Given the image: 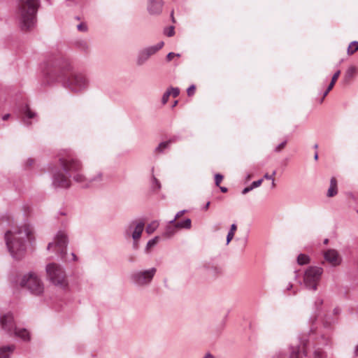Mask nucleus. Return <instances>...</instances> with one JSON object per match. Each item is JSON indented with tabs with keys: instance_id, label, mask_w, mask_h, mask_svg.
Instances as JSON below:
<instances>
[{
	"instance_id": "1a4fd4ad",
	"label": "nucleus",
	"mask_w": 358,
	"mask_h": 358,
	"mask_svg": "<svg viewBox=\"0 0 358 358\" xmlns=\"http://www.w3.org/2000/svg\"><path fill=\"white\" fill-rule=\"evenodd\" d=\"M68 245V238L66 234L63 231L57 232L55 240L49 243L48 250L52 249L55 251L61 259H64L66 255V247Z\"/></svg>"
},
{
	"instance_id": "b1692460",
	"label": "nucleus",
	"mask_w": 358,
	"mask_h": 358,
	"mask_svg": "<svg viewBox=\"0 0 358 358\" xmlns=\"http://www.w3.org/2000/svg\"><path fill=\"white\" fill-rule=\"evenodd\" d=\"M310 259L308 255L300 254L297 257V263L299 265H306L310 263Z\"/></svg>"
},
{
	"instance_id": "c85d7f7f",
	"label": "nucleus",
	"mask_w": 358,
	"mask_h": 358,
	"mask_svg": "<svg viewBox=\"0 0 358 358\" xmlns=\"http://www.w3.org/2000/svg\"><path fill=\"white\" fill-rule=\"evenodd\" d=\"M263 182V178H261L258 180H256V181H254L252 182L250 186H248V192L252 190L253 189L256 188V187H258L259 186L261 185V184Z\"/></svg>"
},
{
	"instance_id": "ddd939ff",
	"label": "nucleus",
	"mask_w": 358,
	"mask_h": 358,
	"mask_svg": "<svg viewBox=\"0 0 358 358\" xmlns=\"http://www.w3.org/2000/svg\"><path fill=\"white\" fill-rule=\"evenodd\" d=\"M0 326L10 336L13 335L15 328H17L13 316L10 313L0 316Z\"/></svg>"
},
{
	"instance_id": "20e7f679",
	"label": "nucleus",
	"mask_w": 358,
	"mask_h": 358,
	"mask_svg": "<svg viewBox=\"0 0 358 358\" xmlns=\"http://www.w3.org/2000/svg\"><path fill=\"white\" fill-rule=\"evenodd\" d=\"M39 5L40 0L17 1L15 17L21 30L28 31L36 27Z\"/></svg>"
},
{
	"instance_id": "393cba45",
	"label": "nucleus",
	"mask_w": 358,
	"mask_h": 358,
	"mask_svg": "<svg viewBox=\"0 0 358 358\" xmlns=\"http://www.w3.org/2000/svg\"><path fill=\"white\" fill-rule=\"evenodd\" d=\"M358 50V41H354L350 43L348 47L347 53L348 55H353Z\"/></svg>"
},
{
	"instance_id": "bb28decb",
	"label": "nucleus",
	"mask_w": 358,
	"mask_h": 358,
	"mask_svg": "<svg viewBox=\"0 0 358 358\" xmlns=\"http://www.w3.org/2000/svg\"><path fill=\"white\" fill-rule=\"evenodd\" d=\"M159 227V222L157 221H153L146 227V232L148 234H152Z\"/></svg>"
},
{
	"instance_id": "c756f323",
	"label": "nucleus",
	"mask_w": 358,
	"mask_h": 358,
	"mask_svg": "<svg viewBox=\"0 0 358 358\" xmlns=\"http://www.w3.org/2000/svg\"><path fill=\"white\" fill-rule=\"evenodd\" d=\"M287 143V140L285 139L282 142H281L280 143H279L278 145H276L274 148L273 151L275 152H280L285 148Z\"/></svg>"
},
{
	"instance_id": "dca6fc26",
	"label": "nucleus",
	"mask_w": 358,
	"mask_h": 358,
	"mask_svg": "<svg viewBox=\"0 0 358 358\" xmlns=\"http://www.w3.org/2000/svg\"><path fill=\"white\" fill-rule=\"evenodd\" d=\"M103 180V175L101 172H98L93 177L87 178L86 180L83 182H80L83 187H90L94 184H97Z\"/></svg>"
},
{
	"instance_id": "e2e57ef3",
	"label": "nucleus",
	"mask_w": 358,
	"mask_h": 358,
	"mask_svg": "<svg viewBox=\"0 0 358 358\" xmlns=\"http://www.w3.org/2000/svg\"><path fill=\"white\" fill-rule=\"evenodd\" d=\"M329 243V239L328 238H325L324 240V244H327Z\"/></svg>"
},
{
	"instance_id": "f3484780",
	"label": "nucleus",
	"mask_w": 358,
	"mask_h": 358,
	"mask_svg": "<svg viewBox=\"0 0 358 358\" xmlns=\"http://www.w3.org/2000/svg\"><path fill=\"white\" fill-rule=\"evenodd\" d=\"M163 2L162 1L150 0L148 7L150 14H159L162 10Z\"/></svg>"
},
{
	"instance_id": "09e8293b",
	"label": "nucleus",
	"mask_w": 358,
	"mask_h": 358,
	"mask_svg": "<svg viewBox=\"0 0 358 358\" xmlns=\"http://www.w3.org/2000/svg\"><path fill=\"white\" fill-rule=\"evenodd\" d=\"M275 357L277 358H285V355L280 352L276 353L273 357L275 358Z\"/></svg>"
},
{
	"instance_id": "a19ab883",
	"label": "nucleus",
	"mask_w": 358,
	"mask_h": 358,
	"mask_svg": "<svg viewBox=\"0 0 358 358\" xmlns=\"http://www.w3.org/2000/svg\"><path fill=\"white\" fill-rule=\"evenodd\" d=\"M174 33H175V32H174V27H170L169 28V29H168V30H166V31H165V34H166V36H173Z\"/></svg>"
},
{
	"instance_id": "de8ad7c7",
	"label": "nucleus",
	"mask_w": 358,
	"mask_h": 358,
	"mask_svg": "<svg viewBox=\"0 0 358 358\" xmlns=\"http://www.w3.org/2000/svg\"><path fill=\"white\" fill-rule=\"evenodd\" d=\"M236 228H237L236 224H232L231 225V228H230V230H229V232H233V234H234L235 231L236 230Z\"/></svg>"
},
{
	"instance_id": "cd10ccee",
	"label": "nucleus",
	"mask_w": 358,
	"mask_h": 358,
	"mask_svg": "<svg viewBox=\"0 0 358 358\" xmlns=\"http://www.w3.org/2000/svg\"><path fill=\"white\" fill-rule=\"evenodd\" d=\"M356 73V68L354 66H350L345 73V79L346 80H348L350 79H351L352 78H353V76H355Z\"/></svg>"
},
{
	"instance_id": "5701e85b",
	"label": "nucleus",
	"mask_w": 358,
	"mask_h": 358,
	"mask_svg": "<svg viewBox=\"0 0 358 358\" xmlns=\"http://www.w3.org/2000/svg\"><path fill=\"white\" fill-rule=\"evenodd\" d=\"M175 224L177 227L178 229H189L192 227V221L189 218H186L183 221L175 222Z\"/></svg>"
},
{
	"instance_id": "69168bd1",
	"label": "nucleus",
	"mask_w": 358,
	"mask_h": 358,
	"mask_svg": "<svg viewBox=\"0 0 358 358\" xmlns=\"http://www.w3.org/2000/svg\"><path fill=\"white\" fill-rule=\"evenodd\" d=\"M317 148H318V145H317V144H315V145H314V148H315V149H317Z\"/></svg>"
},
{
	"instance_id": "603ef678",
	"label": "nucleus",
	"mask_w": 358,
	"mask_h": 358,
	"mask_svg": "<svg viewBox=\"0 0 358 358\" xmlns=\"http://www.w3.org/2000/svg\"><path fill=\"white\" fill-rule=\"evenodd\" d=\"M10 116V115L9 113L5 114L4 115L2 116V120L3 121H6V120H8Z\"/></svg>"
},
{
	"instance_id": "4c0bfd02",
	"label": "nucleus",
	"mask_w": 358,
	"mask_h": 358,
	"mask_svg": "<svg viewBox=\"0 0 358 358\" xmlns=\"http://www.w3.org/2000/svg\"><path fill=\"white\" fill-rule=\"evenodd\" d=\"M194 92H195V86L194 85H192L191 86H189L187 90V93L188 94V96H192L194 94Z\"/></svg>"
},
{
	"instance_id": "774afa93",
	"label": "nucleus",
	"mask_w": 358,
	"mask_h": 358,
	"mask_svg": "<svg viewBox=\"0 0 358 358\" xmlns=\"http://www.w3.org/2000/svg\"><path fill=\"white\" fill-rule=\"evenodd\" d=\"M357 213H358V210H357Z\"/></svg>"
},
{
	"instance_id": "680f3d73",
	"label": "nucleus",
	"mask_w": 358,
	"mask_h": 358,
	"mask_svg": "<svg viewBox=\"0 0 358 358\" xmlns=\"http://www.w3.org/2000/svg\"><path fill=\"white\" fill-rule=\"evenodd\" d=\"M27 162L29 163V165H31L32 163H33V160L32 159H28Z\"/></svg>"
},
{
	"instance_id": "7ed1b4c3",
	"label": "nucleus",
	"mask_w": 358,
	"mask_h": 358,
	"mask_svg": "<svg viewBox=\"0 0 358 358\" xmlns=\"http://www.w3.org/2000/svg\"><path fill=\"white\" fill-rule=\"evenodd\" d=\"M59 162L66 176L59 171L53 174L52 185L55 188L69 187L71 177H73V180L78 183L86 180V177L81 173L83 169L81 162L71 151L64 150L59 153Z\"/></svg>"
},
{
	"instance_id": "c9c22d12",
	"label": "nucleus",
	"mask_w": 358,
	"mask_h": 358,
	"mask_svg": "<svg viewBox=\"0 0 358 358\" xmlns=\"http://www.w3.org/2000/svg\"><path fill=\"white\" fill-rule=\"evenodd\" d=\"M223 179V176L220 174V173H217L215 174V185L216 186H219L220 182H222Z\"/></svg>"
},
{
	"instance_id": "6e6d98bb",
	"label": "nucleus",
	"mask_w": 358,
	"mask_h": 358,
	"mask_svg": "<svg viewBox=\"0 0 358 358\" xmlns=\"http://www.w3.org/2000/svg\"><path fill=\"white\" fill-rule=\"evenodd\" d=\"M292 287H293L292 283L289 282V284H288V285H287V290H289V289H291L292 288Z\"/></svg>"
},
{
	"instance_id": "5fc2aeb1",
	"label": "nucleus",
	"mask_w": 358,
	"mask_h": 358,
	"mask_svg": "<svg viewBox=\"0 0 358 358\" xmlns=\"http://www.w3.org/2000/svg\"><path fill=\"white\" fill-rule=\"evenodd\" d=\"M220 188L221 192H224V193L227 192L228 190L227 188L225 187H220Z\"/></svg>"
},
{
	"instance_id": "9b49d317",
	"label": "nucleus",
	"mask_w": 358,
	"mask_h": 358,
	"mask_svg": "<svg viewBox=\"0 0 358 358\" xmlns=\"http://www.w3.org/2000/svg\"><path fill=\"white\" fill-rule=\"evenodd\" d=\"M144 226L143 222L134 220L128 224L125 229L124 236L127 238L131 237L133 238V246L135 249L138 248V241L141 236Z\"/></svg>"
},
{
	"instance_id": "3c124183",
	"label": "nucleus",
	"mask_w": 358,
	"mask_h": 358,
	"mask_svg": "<svg viewBox=\"0 0 358 358\" xmlns=\"http://www.w3.org/2000/svg\"><path fill=\"white\" fill-rule=\"evenodd\" d=\"M202 358H215V357L210 352H207Z\"/></svg>"
},
{
	"instance_id": "49530a36",
	"label": "nucleus",
	"mask_w": 358,
	"mask_h": 358,
	"mask_svg": "<svg viewBox=\"0 0 358 358\" xmlns=\"http://www.w3.org/2000/svg\"><path fill=\"white\" fill-rule=\"evenodd\" d=\"M331 187H337V181L336 179L334 177H332L330 180V185Z\"/></svg>"
},
{
	"instance_id": "f704fd0d",
	"label": "nucleus",
	"mask_w": 358,
	"mask_h": 358,
	"mask_svg": "<svg viewBox=\"0 0 358 358\" xmlns=\"http://www.w3.org/2000/svg\"><path fill=\"white\" fill-rule=\"evenodd\" d=\"M185 211H186L185 210H182L178 212L177 214L176 215V216L174 217V218L173 220H171V221H169V224L175 223L176 220L178 219L179 217H180L185 213Z\"/></svg>"
},
{
	"instance_id": "2f4dec72",
	"label": "nucleus",
	"mask_w": 358,
	"mask_h": 358,
	"mask_svg": "<svg viewBox=\"0 0 358 358\" xmlns=\"http://www.w3.org/2000/svg\"><path fill=\"white\" fill-rule=\"evenodd\" d=\"M171 96V92H169L168 90L164 93L162 98V103L163 104H166L169 99V96Z\"/></svg>"
},
{
	"instance_id": "aec40b11",
	"label": "nucleus",
	"mask_w": 358,
	"mask_h": 358,
	"mask_svg": "<svg viewBox=\"0 0 358 358\" xmlns=\"http://www.w3.org/2000/svg\"><path fill=\"white\" fill-rule=\"evenodd\" d=\"M176 141L175 138L170 139L166 141L160 143L158 146L155 148V152L157 153H163L164 150L169 149L171 143Z\"/></svg>"
},
{
	"instance_id": "f03ea898",
	"label": "nucleus",
	"mask_w": 358,
	"mask_h": 358,
	"mask_svg": "<svg viewBox=\"0 0 358 358\" xmlns=\"http://www.w3.org/2000/svg\"><path fill=\"white\" fill-rule=\"evenodd\" d=\"M337 319L330 315L325 314L323 319V332L317 328L311 327L307 336L301 340V345L291 347L289 358H327V352L324 346L330 343V333Z\"/></svg>"
},
{
	"instance_id": "473e14b6",
	"label": "nucleus",
	"mask_w": 358,
	"mask_h": 358,
	"mask_svg": "<svg viewBox=\"0 0 358 358\" xmlns=\"http://www.w3.org/2000/svg\"><path fill=\"white\" fill-rule=\"evenodd\" d=\"M337 194V187L329 186L327 192V196L329 197H332Z\"/></svg>"
},
{
	"instance_id": "37998d69",
	"label": "nucleus",
	"mask_w": 358,
	"mask_h": 358,
	"mask_svg": "<svg viewBox=\"0 0 358 358\" xmlns=\"http://www.w3.org/2000/svg\"><path fill=\"white\" fill-rule=\"evenodd\" d=\"M77 29L80 31H86L87 26L85 24L81 23L77 26Z\"/></svg>"
},
{
	"instance_id": "e433bc0d",
	"label": "nucleus",
	"mask_w": 358,
	"mask_h": 358,
	"mask_svg": "<svg viewBox=\"0 0 358 358\" xmlns=\"http://www.w3.org/2000/svg\"><path fill=\"white\" fill-rule=\"evenodd\" d=\"M211 272H212V274L214 275V276H218L222 274V270L221 268H217V267H214L212 268L211 270Z\"/></svg>"
},
{
	"instance_id": "9d476101",
	"label": "nucleus",
	"mask_w": 358,
	"mask_h": 358,
	"mask_svg": "<svg viewBox=\"0 0 358 358\" xmlns=\"http://www.w3.org/2000/svg\"><path fill=\"white\" fill-rule=\"evenodd\" d=\"M156 272L155 268L134 271L131 274V282L138 286H146L152 282Z\"/></svg>"
},
{
	"instance_id": "c03bdc74",
	"label": "nucleus",
	"mask_w": 358,
	"mask_h": 358,
	"mask_svg": "<svg viewBox=\"0 0 358 358\" xmlns=\"http://www.w3.org/2000/svg\"><path fill=\"white\" fill-rule=\"evenodd\" d=\"M234 236V234L233 232H228V234L227 236V245H228L230 241L233 239Z\"/></svg>"
},
{
	"instance_id": "0e129e2a",
	"label": "nucleus",
	"mask_w": 358,
	"mask_h": 358,
	"mask_svg": "<svg viewBox=\"0 0 358 358\" xmlns=\"http://www.w3.org/2000/svg\"><path fill=\"white\" fill-rule=\"evenodd\" d=\"M276 174V171H273L272 174L271 176H273V178H274V176H275Z\"/></svg>"
},
{
	"instance_id": "4d7b16f0",
	"label": "nucleus",
	"mask_w": 358,
	"mask_h": 358,
	"mask_svg": "<svg viewBox=\"0 0 358 358\" xmlns=\"http://www.w3.org/2000/svg\"><path fill=\"white\" fill-rule=\"evenodd\" d=\"M71 256L73 257V261H76L77 260V257H76V255L74 253H71Z\"/></svg>"
},
{
	"instance_id": "58836bf2",
	"label": "nucleus",
	"mask_w": 358,
	"mask_h": 358,
	"mask_svg": "<svg viewBox=\"0 0 358 358\" xmlns=\"http://www.w3.org/2000/svg\"><path fill=\"white\" fill-rule=\"evenodd\" d=\"M180 57V54H176L174 52H169L167 55H166V59L168 62H170L173 59V58L174 57Z\"/></svg>"
},
{
	"instance_id": "6ab92c4d",
	"label": "nucleus",
	"mask_w": 358,
	"mask_h": 358,
	"mask_svg": "<svg viewBox=\"0 0 358 358\" xmlns=\"http://www.w3.org/2000/svg\"><path fill=\"white\" fill-rule=\"evenodd\" d=\"M12 336L18 337L24 341H28L30 340L29 332L26 329H24V328H22V329L15 328V330H14Z\"/></svg>"
},
{
	"instance_id": "8fccbe9b",
	"label": "nucleus",
	"mask_w": 358,
	"mask_h": 358,
	"mask_svg": "<svg viewBox=\"0 0 358 358\" xmlns=\"http://www.w3.org/2000/svg\"><path fill=\"white\" fill-rule=\"evenodd\" d=\"M341 313V309L338 307L335 308L333 310V314L337 315Z\"/></svg>"
},
{
	"instance_id": "052dcab7",
	"label": "nucleus",
	"mask_w": 358,
	"mask_h": 358,
	"mask_svg": "<svg viewBox=\"0 0 358 358\" xmlns=\"http://www.w3.org/2000/svg\"><path fill=\"white\" fill-rule=\"evenodd\" d=\"M247 192V190H246V187H245L243 190H242V194H245Z\"/></svg>"
},
{
	"instance_id": "7c9ffc66",
	"label": "nucleus",
	"mask_w": 358,
	"mask_h": 358,
	"mask_svg": "<svg viewBox=\"0 0 358 358\" xmlns=\"http://www.w3.org/2000/svg\"><path fill=\"white\" fill-rule=\"evenodd\" d=\"M262 178H263V180L264 179L271 180V188L274 189L275 187V179H274V178H273V176L266 173Z\"/></svg>"
},
{
	"instance_id": "412c9836",
	"label": "nucleus",
	"mask_w": 358,
	"mask_h": 358,
	"mask_svg": "<svg viewBox=\"0 0 358 358\" xmlns=\"http://www.w3.org/2000/svg\"><path fill=\"white\" fill-rule=\"evenodd\" d=\"M15 349L13 345L0 348V358H10V355Z\"/></svg>"
},
{
	"instance_id": "a878e982",
	"label": "nucleus",
	"mask_w": 358,
	"mask_h": 358,
	"mask_svg": "<svg viewBox=\"0 0 358 358\" xmlns=\"http://www.w3.org/2000/svg\"><path fill=\"white\" fill-rule=\"evenodd\" d=\"M159 239V236H155L153 238L148 241L145 249V252H149L150 250L157 244Z\"/></svg>"
},
{
	"instance_id": "72a5a7b5",
	"label": "nucleus",
	"mask_w": 358,
	"mask_h": 358,
	"mask_svg": "<svg viewBox=\"0 0 358 358\" xmlns=\"http://www.w3.org/2000/svg\"><path fill=\"white\" fill-rule=\"evenodd\" d=\"M167 90L171 92V95L173 97H177L180 94V90L178 87H169Z\"/></svg>"
},
{
	"instance_id": "f8f14e48",
	"label": "nucleus",
	"mask_w": 358,
	"mask_h": 358,
	"mask_svg": "<svg viewBox=\"0 0 358 358\" xmlns=\"http://www.w3.org/2000/svg\"><path fill=\"white\" fill-rule=\"evenodd\" d=\"M164 42L160 41L157 44L152 46L147 47L141 50L137 56L136 64L138 66L144 64L148 59L157 51L162 48L164 46Z\"/></svg>"
},
{
	"instance_id": "ea45409f",
	"label": "nucleus",
	"mask_w": 358,
	"mask_h": 358,
	"mask_svg": "<svg viewBox=\"0 0 358 358\" xmlns=\"http://www.w3.org/2000/svg\"><path fill=\"white\" fill-rule=\"evenodd\" d=\"M335 85V83H333V81H331V83H329L327 89L326 90V91L324 92V94H323V98H324L327 94L328 93L330 92V90L333 88L334 85Z\"/></svg>"
},
{
	"instance_id": "13d9d810",
	"label": "nucleus",
	"mask_w": 358,
	"mask_h": 358,
	"mask_svg": "<svg viewBox=\"0 0 358 358\" xmlns=\"http://www.w3.org/2000/svg\"><path fill=\"white\" fill-rule=\"evenodd\" d=\"M210 206V202H207L206 206H204V210H207Z\"/></svg>"
},
{
	"instance_id": "4468645a",
	"label": "nucleus",
	"mask_w": 358,
	"mask_h": 358,
	"mask_svg": "<svg viewBox=\"0 0 358 358\" xmlns=\"http://www.w3.org/2000/svg\"><path fill=\"white\" fill-rule=\"evenodd\" d=\"M324 259L328 262L331 266H337L341 264L342 258L339 255L337 250L334 249H329L324 253Z\"/></svg>"
},
{
	"instance_id": "a211bd4d",
	"label": "nucleus",
	"mask_w": 358,
	"mask_h": 358,
	"mask_svg": "<svg viewBox=\"0 0 358 358\" xmlns=\"http://www.w3.org/2000/svg\"><path fill=\"white\" fill-rule=\"evenodd\" d=\"M22 112L24 115L22 120L23 122L27 125H30L31 122L29 120L34 118L36 116V113L32 111L28 105L24 106L22 109Z\"/></svg>"
},
{
	"instance_id": "39448f33",
	"label": "nucleus",
	"mask_w": 358,
	"mask_h": 358,
	"mask_svg": "<svg viewBox=\"0 0 358 358\" xmlns=\"http://www.w3.org/2000/svg\"><path fill=\"white\" fill-rule=\"evenodd\" d=\"M30 230L24 225L8 230L4 235L6 247L11 256L15 259H21L25 253V239L29 237Z\"/></svg>"
},
{
	"instance_id": "423d86ee",
	"label": "nucleus",
	"mask_w": 358,
	"mask_h": 358,
	"mask_svg": "<svg viewBox=\"0 0 358 358\" xmlns=\"http://www.w3.org/2000/svg\"><path fill=\"white\" fill-rule=\"evenodd\" d=\"M45 271L48 279L54 285L62 289H66L69 286L66 275L63 267L56 263H50L46 265Z\"/></svg>"
},
{
	"instance_id": "79ce46f5",
	"label": "nucleus",
	"mask_w": 358,
	"mask_h": 358,
	"mask_svg": "<svg viewBox=\"0 0 358 358\" xmlns=\"http://www.w3.org/2000/svg\"><path fill=\"white\" fill-rule=\"evenodd\" d=\"M341 74V71L338 70L332 76L331 81L335 83Z\"/></svg>"
},
{
	"instance_id": "4be33fe9",
	"label": "nucleus",
	"mask_w": 358,
	"mask_h": 358,
	"mask_svg": "<svg viewBox=\"0 0 358 358\" xmlns=\"http://www.w3.org/2000/svg\"><path fill=\"white\" fill-rule=\"evenodd\" d=\"M178 230V229L176 226L175 223L169 224V225L166 226L163 233V236L166 238H171L176 233Z\"/></svg>"
},
{
	"instance_id": "6e6552de",
	"label": "nucleus",
	"mask_w": 358,
	"mask_h": 358,
	"mask_svg": "<svg viewBox=\"0 0 358 358\" xmlns=\"http://www.w3.org/2000/svg\"><path fill=\"white\" fill-rule=\"evenodd\" d=\"M22 287L27 289L32 294L40 295L44 291L43 284L38 277L33 273L24 275L20 280Z\"/></svg>"
},
{
	"instance_id": "f257e3e1",
	"label": "nucleus",
	"mask_w": 358,
	"mask_h": 358,
	"mask_svg": "<svg viewBox=\"0 0 358 358\" xmlns=\"http://www.w3.org/2000/svg\"><path fill=\"white\" fill-rule=\"evenodd\" d=\"M42 69L45 82L48 85L62 82L64 87L74 92H81L88 86V80L83 73H76L66 77V73L72 70V66L69 59L59 55H49Z\"/></svg>"
},
{
	"instance_id": "338daca9",
	"label": "nucleus",
	"mask_w": 358,
	"mask_h": 358,
	"mask_svg": "<svg viewBox=\"0 0 358 358\" xmlns=\"http://www.w3.org/2000/svg\"><path fill=\"white\" fill-rule=\"evenodd\" d=\"M178 103V101H176L174 103H173V106H176V104Z\"/></svg>"
},
{
	"instance_id": "bf43d9fd",
	"label": "nucleus",
	"mask_w": 358,
	"mask_h": 358,
	"mask_svg": "<svg viewBox=\"0 0 358 358\" xmlns=\"http://www.w3.org/2000/svg\"><path fill=\"white\" fill-rule=\"evenodd\" d=\"M314 159H315V160H317V159H318V153H317V152H316L315 153V155H314Z\"/></svg>"
},
{
	"instance_id": "0eeeda50",
	"label": "nucleus",
	"mask_w": 358,
	"mask_h": 358,
	"mask_svg": "<svg viewBox=\"0 0 358 358\" xmlns=\"http://www.w3.org/2000/svg\"><path fill=\"white\" fill-rule=\"evenodd\" d=\"M323 272L324 270L321 266H308L303 275L304 287L308 290L316 292Z\"/></svg>"
},
{
	"instance_id": "a18cd8bd",
	"label": "nucleus",
	"mask_w": 358,
	"mask_h": 358,
	"mask_svg": "<svg viewBox=\"0 0 358 358\" xmlns=\"http://www.w3.org/2000/svg\"><path fill=\"white\" fill-rule=\"evenodd\" d=\"M153 185L156 187L157 189L161 188V184L159 181L155 177H153Z\"/></svg>"
},
{
	"instance_id": "2eb2a0df",
	"label": "nucleus",
	"mask_w": 358,
	"mask_h": 358,
	"mask_svg": "<svg viewBox=\"0 0 358 358\" xmlns=\"http://www.w3.org/2000/svg\"><path fill=\"white\" fill-rule=\"evenodd\" d=\"M314 311L315 315L311 320L314 321L317 320V317L322 313L326 312V306L324 305V300L321 297H317L314 302Z\"/></svg>"
},
{
	"instance_id": "864d4df0",
	"label": "nucleus",
	"mask_w": 358,
	"mask_h": 358,
	"mask_svg": "<svg viewBox=\"0 0 358 358\" xmlns=\"http://www.w3.org/2000/svg\"><path fill=\"white\" fill-rule=\"evenodd\" d=\"M354 353L355 356H358V344L355 348Z\"/></svg>"
}]
</instances>
